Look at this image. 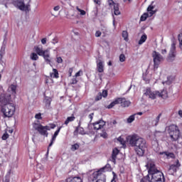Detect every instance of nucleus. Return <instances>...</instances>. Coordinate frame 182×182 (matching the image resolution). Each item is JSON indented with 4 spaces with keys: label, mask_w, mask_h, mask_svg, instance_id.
I'll return each mask as SVG.
<instances>
[{
    "label": "nucleus",
    "mask_w": 182,
    "mask_h": 182,
    "mask_svg": "<svg viewBox=\"0 0 182 182\" xmlns=\"http://www.w3.org/2000/svg\"><path fill=\"white\" fill-rule=\"evenodd\" d=\"M128 140L131 147H134L138 156H144L146 149H147V142L146 139H143L137 134H133L128 136Z\"/></svg>",
    "instance_id": "f257e3e1"
},
{
    "label": "nucleus",
    "mask_w": 182,
    "mask_h": 182,
    "mask_svg": "<svg viewBox=\"0 0 182 182\" xmlns=\"http://www.w3.org/2000/svg\"><path fill=\"white\" fill-rule=\"evenodd\" d=\"M146 167H147L148 168L149 174L151 176V180L150 181V182L159 181L163 180L161 179V176L162 178L163 177H164V176H163V173L160 172V171L156 168V165L154 164V163L149 162L146 165Z\"/></svg>",
    "instance_id": "f03ea898"
},
{
    "label": "nucleus",
    "mask_w": 182,
    "mask_h": 182,
    "mask_svg": "<svg viewBox=\"0 0 182 182\" xmlns=\"http://www.w3.org/2000/svg\"><path fill=\"white\" fill-rule=\"evenodd\" d=\"M144 96H147L149 99L154 100L157 97H161L162 99H167V90H163L160 91H151V88H146V92L144 93Z\"/></svg>",
    "instance_id": "7ed1b4c3"
},
{
    "label": "nucleus",
    "mask_w": 182,
    "mask_h": 182,
    "mask_svg": "<svg viewBox=\"0 0 182 182\" xmlns=\"http://www.w3.org/2000/svg\"><path fill=\"white\" fill-rule=\"evenodd\" d=\"M7 1L10 0H0V2L4 3L7 2ZM29 2H31V0L28 1L27 4H25L23 0H13L14 5L17 6L20 11H24L25 12H29L31 11V4H29Z\"/></svg>",
    "instance_id": "20e7f679"
},
{
    "label": "nucleus",
    "mask_w": 182,
    "mask_h": 182,
    "mask_svg": "<svg viewBox=\"0 0 182 182\" xmlns=\"http://www.w3.org/2000/svg\"><path fill=\"white\" fill-rule=\"evenodd\" d=\"M15 105L9 102V104H6L1 107V112L3 113L4 117H12L14 116V113H15Z\"/></svg>",
    "instance_id": "39448f33"
},
{
    "label": "nucleus",
    "mask_w": 182,
    "mask_h": 182,
    "mask_svg": "<svg viewBox=\"0 0 182 182\" xmlns=\"http://www.w3.org/2000/svg\"><path fill=\"white\" fill-rule=\"evenodd\" d=\"M168 134L173 141H177L180 137V130L177 125H171L168 128Z\"/></svg>",
    "instance_id": "423d86ee"
},
{
    "label": "nucleus",
    "mask_w": 182,
    "mask_h": 182,
    "mask_svg": "<svg viewBox=\"0 0 182 182\" xmlns=\"http://www.w3.org/2000/svg\"><path fill=\"white\" fill-rule=\"evenodd\" d=\"M152 58L154 62V70H157V69H159V66H160V63L164 60V58L157 51H153Z\"/></svg>",
    "instance_id": "0eeeda50"
},
{
    "label": "nucleus",
    "mask_w": 182,
    "mask_h": 182,
    "mask_svg": "<svg viewBox=\"0 0 182 182\" xmlns=\"http://www.w3.org/2000/svg\"><path fill=\"white\" fill-rule=\"evenodd\" d=\"M33 127L35 129V130H37L41 136H46V137H48V130H50V128L49 126H43L40 123H33Z\"/></svg>",
    "instance_id": "6e6552de"
},
{
    "label": "nucleus",
    "mask_w": 182,
    "mask_h": 182,
    "mask_svg": "<svg viewBox=\"0 0 182 182\" xmlns=\"http://www.w3.org/2000/svg\"><path fill=\"white\" fill-rule=\"evenodd\" d=\"M116 105H121L122 107H129V106H130V102L126 100V98L119 97L113 101L108 106V109H112V107H114Z\"/></svg>",
    "instance_id": "1a4fd4ad"
},
{
    "label": "nucleus",
    "mask_w": 182,
    "mask_h": 182,
    "mask_svg": "<svg viewBox=\"0 0 182 182\" xmlns=\"http://www.w3.org/2000/svg\"><path fill=\"white\" fill-rule=\"evenodd\" d=\"M176 45H177V41L172 38V44L171 46V49L168 55V62H173L176 59V55H177V51L176 50Z\"/></svg>",
    "instance_id": "9d476101"
},
{
    "label": "nucleus",
    "mask_w": 182,
    "mask_h": 182,
    "mask_svg": "<svg viewBox=\"0 0 182 182\" xmlns=\"http://www.w3.org/2000/svg\"><path fill=\"white\" fill-rule=\"evenodd\" d=\"M11 102V95L0 94V106L2 107Z\"/></svg>",
    "instance_id": "9b49d317"
},
{
    "label": "nucleus",
    "mask_w": 182,
    "mask_h": 182,
    "mask_svg": "<svg viewBox=\"0 0 182 182\" xmlns=\"http://www.w3.org/2000/svg\"><path fill=\"white\" fill-rule=\"evenodd\" d=\"M180 166H181V164H180V161H178V159H177L176 164H172L170 166L168 171V174H171V176H173V174H174V173H176L177 170H178V168L180 167Z\"/></svg>",
    "instance_id": "f8f14e48"
},
{
    "label": "nucleus",
    "mask_w": 182,
    "mask_h": 182,
    "mask_svg": "<svg viewBox=\"0 0 182 182\" xmlns=\"http://www.w3.org/2000/svg\"><path fill=\"white\" fill-rule=\"evenodd\" d=\"M106 124V122L103 120H100L99 122H95L93 124L94 130H100Z\"/></svg>",
    "instance_id": "ddd939ff"
},
{
    "label": "nucleus",
    "mask_w": 182,
    "mask_h": 182,
    "mask_svg": "<svg viewBox=\"0 0 182 182\" xmlns=\"http://www.w3.org/2000/svg\"><path fill=\"white\" fill-rule=\"evenodd\" d=\"M119 151L117 149V148H115L112 151V157H111V161L114 163V164H116V159L117 156V154H119Z\"/></svg>",
    "instance_id": "4468645a"
},
{
    "label": "nucleus",
    "mask_w": 182,
    "mask_h": 182,
    "mask_svg": "<svg viewBox=\"0 0 182 182\" xmlns=\"http://www.w3.org/2000/svg\"><path fill=\"white\" fill-rule=\"evenodd\" d=\"M42 56L44 58L46 62L50 65V54L49 53V50H46L44 54Z\"/></svg>",
    "instance_id": "2eb2a0df"
},
{
    "label": "nucleus",
    "mask_w": 182,
    "mask_h": 182,
    "mask_svg": "<svg viewBox=\"0 0 182 182\" xmlns=\"http://www.w3.org/2000/svg\"><path fill=\"white\" fill-rule=\"evenodd\" d=\"M65 182H83L82 178L76 176L74 178H68L65 180Z\"/></svg>",
    "instance_id": "dca6fc26"
},
{
    "label": "nucleus",
    "mask_w": 182,
    "mask_h": 182,
    "mask_svg": "<svg viewBox=\"0 0 182 182\" xmlns=\"http://www.w3.org/2000/svg\"><path fill=\"white\" fill-rule=\"evenodd\" d=\"M59 132H60V127L58 128V129L55 132L54 135L52 137L51 141L48 145V147H52V146L53 145V142L55 141V140H56V137L58 136V134H59Z\"/></svg>",
    "instance_id": "f3484780"
},
{
    "label": "nucleus",
    "mask_w": 182,
    "mask_h": 182,
    "mask_svg": "<svg viewBox=\"0 0 182 182\" xmlns=\"http://www.w3.org/2000/svg\"><path fill=\"white\" fill-rule=\"evenodd\" d=\"M97 70L100 73H103L105 72V67L103 65V62L100 61L99 63L97 64Z\"/></svg>",
    "instance_id": "a211bd4d"
},
{
    "label": "nucleus",
    "mask_w": 182,
    "mask_h": 182,
    "mask_svg": "<svg viewBox=\"0 0 182 182\" xmlns=\"http://www.w3.org/2000/svg\"><path fill=\"white\" fill-rule=\"evenodd\" d=\"M159 154H161V155L165 154V156H166L167 159H174V157H176V156L173 153H170L168 151L160 152Z\"/></svg>",
    "instance_id": "6ab92c4d"
},
{
    "label": "nucleus",
    "mask_w": 182,
    "mask_h": 182,
    "mask_svg": "<svg viewBox=\"0 0 182 182\" xmlns=\"http://www.w3.org/2000/svg\"><path fill=\"white\" fill-rule=\"evenodd\" d=\"M146 41H147V35H146V33H144L139 41V45H143V43H144V42H146Z\"/></svg>",
    "instance_id": "aec40b11"
},
{
    "label": "nucleus",
    "mask_w": 182,
    "mask_h": 182,
    "mask_svg": "<svg viewBox=\"0 0 182 182\" xmlns=\"http://www.w3.org/2000/svg\"><path fill=\"white\" fill-rule=\"evenodd\" d=\"M109 167H110V165L108 164L101 168L100 171H98L97 177H99V174H100V173H103L105 171H109Z\"/></svg>",
    "instance_id": "412c9836"
},
{
    "label": "nucleus",
    "mask_w": 182,
    "mask_h": 182,
    "mask_svg": "<svg viewBox=\"0 0 182 182\" xmlns=\"http://www.w3.org/2000/svg\"><path fill=\"white\" fill-rule=\"evenodd\" d=\"M50 75L51 77H55L56 79L59 77V73L58 72V70L55 68L53 69V73H51Z\"/></svg>",
    "instance_id": "4be33fe9"
},
{
    "label": "nucleus",
    "mask_w": 182,
    "mask_h": 182,
    "mask_svg": "<svg viewBox=\"0 0 182 182\" xmlns=\"http://www.w3.org/2000/svg\"><path fill=\"white\" fill-rule=\"evenodd\" d=\"M35 49H36V53L38 54L39 56H42L45 53V50H43L42 48H39L38 46L35 47Z\"/></svg>",
    "instance_id": "5701e85b"
},
{
    "label": "nucleus",
    "mask_w": 182,
    "mask_h": 182,
    "mask_svg": "<svg viewBox=\"0 0 182 182\" xmlns=\"http://www.w3.org/2000/svg\"><path fill=\"white\" fill-rule=\"evenodd\" d=\"M160 117H161V114H159L156 118L152 121V124L154 126H157L159 124V122H160Z\"/></svg>",
    "instance_id": "b1692460"
},
{
    "label": "nucleus",
    "mask_w": 182,
    "mask_h": 182,
    "mask_svg": "<svg viewBox=\"0 0 182 182\" xmlns=\"http://www.w3.org/2000/svg\"><path fill=\"white\" fill-rule=\"evenodd\" d=\"M92 182H106V176L102 174L101 175V178H98L97 180L93 179Z\"/></svg>",
    "instance_id": "393cba45"
},
{
    "label": "nucleus",
    "mask_w": 182,
    "mask_h": 182,
    "mask_svg": "<svg viewBox=\"0 0 182 182\" xmlns=\"http://www.w3.org/2000/svg\"><path fill=\"white\" fill-rule=\"evenodd\" d=\"M114 15H120V11H119V4L114 5Z\"/></svg>",
    "instance_id": "a878e982"
},
{
    "label": "nucleus",
    "mask_w": 182,
    "mask_h": 182,
    "mask_svg": "<svg viewBox=\"0 0 182 182\" xmlns=\"http://www.w3.org/2000/svg\"><path fill=\"white\" fill-rule=\"evenodd\" d=\"M44 102H45L46 106L47 107H49V106H50V103L52 102V98H50V97H46L45 100H44Z\"/></svg>",
    "instance_id": "bb28decb"
},
{
    "label": "nucleus",
    "mask_w": 182,
    "mask_h": 182,
    "mask_svg": "<svg viewBox=\"0 0 182 182\" xmlns=\"http://www.w3.org/2000/svg\"><path fill=\"white\" fill-rule=\"evenodd\" d=\"M73 120H75V117H68L67 118V119L65 121L64 124H66V126H68V124H69V123H70V122H73Z\"/></svg>",
    "instance_id": "cd10ccee"
},
{
    "label": "nucleus",
    "mask_w": 182,
    "mask_h": 182,
    "mask_svg": "<svg viewBox=\"0 0 182 182\" xmlns=\"http://www.w3.org/2000/svg\"><path fill=\"white\" fill-rule=\"evenodd\" d=\"M79 147H80V145L79 144H75L71 146L70 150L72 151H76V150H79Z\"/></svg>",
    "instance_id": "c85d7f7f"
},
{
    "label": "nucleus",
    "mask_w": 182,
    "mask_h": 182,
    "mask_svg": "<svg viewBox=\"0 0 182 182\" xmlns=\"http://www.w3.org/2000/svg\"><path fill=\"white\" fill-rule=\"evenodd\" d=\"M38 54L35 53L31 54V59H32V60H38Z\"/></svg>",
    "instance_id": "c756f323"
},
{
    "label": "nucleus",
    "mask_w": 182,
    "mask_h": 182,
    "mask_svg": "<svg viewBox=\"0 0 182 182\" xmlns=\"http://www.w3.org/2000/svg\"><path fill=\"white\" fill-rule=\"evenodd\" d=\"M178 40L179 42V48L182 50V34L178 36Z\"/></svg>",
    "instance_id": "7c9ffc66"
},
{
    "label": "nucleus",
    "mask_w": 182,
    "mask_h": 182,
    "mask_svg": "<svg viewBox=\"0 0 182 182\" xmlns=\"http://www.w3.org/2000/svg\"><path fill=\"white\" fill-rule=\"evenodd\" d=\"M134 116H136V114L129 116L127 119V123H133L134 122Z\"/></svg>",
    "instance_id": "2f4dec72"
},
{
    "label": "nucleus",
    "mask_w": 182,
    "mask_h": 182,
    "mask_svg": "<svg viewBox=\"0 0 182 182\" xmlns=\"http://www.w3.org/2000/svg\"><path fill=\"white\" fill-rule=\"evenodd\" d=\"M147 18H149V14L145 13L144 14L141 18H140V21H141L142 22L146 21V19H147Z\"/></svg>",
    "instance_id": "473e14b6"
},
{
    "label": "nucleus",
    "mask_w": 182,
    "mask_h": 182,
    "mask_svg": "<svg viewBox=\"0 0 182 182\" xmlns=\"http://www.w3.org/2000/svg\"><path fill=\"white\" fill-rule=\"evenodd\" d=\"M9 89L11 92H13V93H16V85H11Z\"/></svg>",
    "instance_id": "72a5a7b5"
},
{
    "label": "nucleus",
    "mask_w": 182,
    "mask_h": 182,
    "mask_svg": "<svg viewBox=\"0 0 182 182\" xmlns=\"http://www.w3.org/2000/svg\"><path fill=\"white\" fill-rule=\"evenodd\" d=\"M140 182H150V176L147 175L146 176H144Z\"/></svg>",
    "instance_id": "f704fd0d"
},
{
    "label": "nucleus",
    "mask_w": 182,
    "mask_h": 182,
    "mask_svg": "<svg viewBox=\"0 0 182 182\" xmlns=\"http://www.w3.org/2000/svg\"><path fill=\"white\" fill-rule=\"evenodd\" d=\"M102 92H99L97 95L95 97V102H99V100H102Z\"/></svg>",
    "instance_id": "c9c22d12"
},
{
    "label": "nucleus",
    "mask_w": 182,
    "mask_h": 182,
    "mask_svg": "<svg viewBox=\"0 0 182 182\" xmlns=\"http://www.w3.org/2000/svg\"><path fill=\"white\" fill-rule=\"evenodd\" d=\"M117 140L121 144H122V146H124V144H126L124 139L122 138V136L118 137Z\"/></svg>",
    "instance_id": "e433bc0d"
},
{
    "label": "nucleus",
    "mask_w": 182,
    "mask_h": 182,
    "mask_svg": "<svg viewBox=\"0 0 182 182\" xmlns=\"http://www.w3.org/2000/svg\"><path fill=\"white\" fill-rule=\"evenodd\" d=\"M128 36H129V34H128L127 31H122V38H124V39L125 41H126V39H127Z\"/></svg>",
    "instance_id": "4c0bfd02"
},
{
    "label": "nucleus",
    "mask_w": 182,
    "mask_h": 182,
    "mask_svg": "<svg viewBox=\"0 0 182 182\" xmlns=\"http://www.w3.org/2000/svg\"><path fill=\"white\" fill-rule=\"evenodd\" d=\"M153 4H154V1H152L151 4L147 8L148 12H150V11H153V9H154V6H153Z\"/></svg>",
    "instance_id": "58836bf2"
},
{
    "label": "nucleus",
    "mask_w": 182,
    "mask_h": 182,
    "mask_svg": "<svg viewBox=\"0 0 182 182\" xmlns=\"http://www.w3.org/2000/svg\"><path fill=\"white\" fill-rule=\"evenodd\" d=\"M124 60H126V55H124V54H121L119 55V61L124 62Z\"/></svg>",
    "instance_id": "ea45409f"
},
{
    "label": "nucleus",
    "mask_w": 182,
    "mask_h": 182,
    "mask_svg": "<svg viewBox=\"0 0 182 182\" xmlns=\"http://www.w3.org/2000/svg\"><path fill=\"white\" fill-rule=\"evenodd\" d=\"M35 119H37V120H42V114L38 113L35 115Z\"/></svg>",
    "instance_id": "a19ab883"
},
{
    "label": "nucleus",
    "mask_w": 182,
    "mask_h": 182,
    "mask_svg": "<svg viewBox=\"0 0 182 182\" xmlns=\"http://www.w3.org/2000/svg\"><path fill=\"white\" fill-rule=\"evenodd\" d=\"M162 134H163V132H161L160 131H156L154 133L155 137H159V136H161Z\"/></svg>",
    "instance_id": "79ce46f5"
},
{
    "label": "nucleus",
    "mask_w": 182,
    "mask_h": 182,
    "mask_svg": "<svg viewBox=\"0 0 182 182\" xmlns=\"http://www.w3.org/2000/svg\"><path fill=\"white\" fill-rule=\"evenodd\" d=\"M9 137V134L8 133H5L2 136L1 139L2 140H6Z\"/></svg>",
    "instance_id": "37998d69"
},
{
    "label": "nucleus",
    "mask_w": 182,
    "mask_h": 182,
    "mask_svg": "<svg viewBox=\"0 0 182 182\" xmlns=\"http://www.w3.org/2000/svg\"><path fill=\"white\" fill-rule=\"evenodd\" d=\"M100 136L103 137V139H106L107 137V133H106V132H102L100 134Z\"/></svg>",
    "instance_id": "c03bdc74"
},
{
    "label": "nucleus",
    "mask_w": 182,
    "mask_h": 182,
    "mask_svg": "<svg viewBox=\"0 0 182 182\" xmlns=\"http://www.w3.org/2000/svg\"><path fill=\"white\" fill-rule=\"evenodd\" d=\"M76 83H77V80L76 77H74L71 80V85H76Z\"/></svg>",
    "instance_id": "a18cd8bd"
},
{
    "label": "nucleus",
    "mask_w": 182,
    "mask_h": 182,
    "mask_svg": "<svg viewBox=\"0 0 182 182\" xmlns=\"http://www.w3.org/2000/svg\"><path fill=\"white\" fill-rule=\"evenodd\" d=\"M96 38H100L102 36V32L100 31H97L95 33Z\"/></svg>",
    "instance_id": "49530a36"
},
{
    "label": "nucleus",
    "mask_w": 182,
    "mask_h": 182,
    "mask_svg": "<svg viewBox=\"0 0 182 182\" xmlns=\"http://www.w3.org/2000/svg\"><path fill=\"white\" fill-rule=\"evenodd\" d=\"M108 5L109 6H112V5H117V4H114V1H113V0H108Z\"/></svg>",
    "instance_id": "de8ad7c7"
},
{
    "label": "nucleus",
    "mask_w": 182,
    "mask_h": 182,
    "mask_svg": "<svg viewBox=\"0 0 182 182\" xmlns=\"http://www.w3.org/2000/svg\"><path fill=\"white\" fill-rule=\"evenodd\" d=\"M102 97H107V90H103L102 93Z\"/></svg>",
    "instance_id": "09e8293b"
},
{
    "label": "nucleus",
    "mask_w": 182,
    "mask_h": 182,
    "mask_svg": "<svg viewBox=\"0 0 182 182\" xmlns=\"http://www.w3.org/2000/svg\"><path fill=\"white\" fill-rule=\"evenodd\" d=\"M57 63H63V60L62 59L61 57H57Z\"/></svg>",
    "instance_id": "8fccbe9b"
},
{
    "label": "nucleus",
    "mask_w": 182,
    "mask_h": 182,
    "mask_svg": "<svg viewBox=\"0 0 182 182\" xmlns=\"http://www.w3.org/2000/svg\"><path fill=\"white\" fill-rule=\"evenodd\" d=\"M148 12H149V13H148L149 16H153L154 14H156V11H153V10L149 11H148Z\"/></svg>",
    "instance_id": "3c124183"
},
{
    "label": "nucleus",
    "mask_w": 182,
    "mask_h": 182,
    "mask_svg": "<svg viewBox=\"0 0 182 182\" xmlns=\"http://www.w3.org/2000/svg\"><path fill=\"white\" fill-rule=\"evenodd\" d=\"M77 133H79V127H77L74 131V136H77Z\"/></svg>",
    "instance_id": "603ef678"
},
{
    "label": "nucleus",
    "mask_w": 182,
    "mask_h": 182,
    "mask_svg": "<svg viewBox=\"0 0 182 182\" xmlns=\"http://www.w3.org/2000/svg\"><path fill=\"white\" fill-rule=\"evenodd\" d=\"M78 12H80V15H86V11H85V10L78 9Z\"/></svg>",
    "instance_id": "864d4df0"
},
{
    "label": "nucleus",
    "mask_w": 182,
    "mask_h": 182,
    "mask_svg": "<svg viewBox=\"0 0 182 182\" xmlns=\"http://www.w3.org/2000/svg\"><path fill=\"white\" fill-rule=\"evenodd\" d=\"M46 41H47L46 38H43V39L41 40V43H42L43 45H46Z\"/></svg>",
    "instance_id": "5fc2aeb1"
},
{
    "label": "nucleus",
    "mask_w": 182,
    "mask_h": 182,
    "mask_svg": "<svg viewBox=\"0 0 182 182\" xmlns=\"http://www.w3.org/2000/svg\"><path fill=\"white\" fill-rule=\"evenodd\" d=\"M80 73H82V70L78 71V72L75 74V77H78V76H80Z\"/></svg>",
    "instance_id": "6e6d98bb"
},
{
    "label": "nucleus",
    "mask_w": 182,
    "mask_h": 182,
    "mask_svg": "<svg viewBox=\"0 0 182 182\" xmlns=\"http://www.w3.org/2000/svg\"><path fill=\"white\" fill-rule=\"evenodd\" d=\"M59 9H60V7L59 6H56L53 8L54 11H59Z\"/></svg>",
    "instance_id": "4d7b16f0"
},
{
    "label": "nucleus",
    "mask_w": 182,
    "mask_h": 182,
    "mask_svg": "<svg viewBox=\"0 0 182 182\" xmlns=\"http://www.w3.org/2000/svg\"><path fill=\"white\" fill-rule=\"evenodd\" d=\"M68 72H69V76L70 77L72 76V72H73V68H70Z\"/></svg>",
    "instance_id": "13d9d810"
},
{
    "label": "nucleus",
    "mask_w": 182,
    "mask_h": 182,
    "mask_svg": "<svg viewBox=\"0 0 182 182\" xmlns=\"http://www.w3.org/2000/svg\"><path fill=\"white\" fill-rule=\"evenodd\" d=\"M161 53L162 55H166V53H167V50L166 49L161 50Z\"/></svg>",
    "instance_id": "bf43d9fd"
},
{
    "label": "nucleus",
    "mask_w": 182,
    "mask_h": 182,
    "mask_svg": "<svg viewBox=\"0 0 182 182\" xmlns=\"http://www.w3.org/2000/svg\"><path fill=\"white\" fill-rule=\"evenodd\" d=\"M94 114H95L94 113H91V114H89V117H90V120L93 119Z\"/></svg>",
    "instance_id": "052dcab7"
},
{
    "label": "nucleus",
    "mask_w": 182,
    "mask_h": 182,
    "mask_svg": "<svg viewBox=\"0 0 182 182\" xmlns=\"http://www.w3.org/2000/svg\"><path fill=\"white\" fill-rule=\"evenodd\" d=\"M9 1H6V2H4V3H2V2H0V4H4V5H5V7L6 8H8V2H9Z\"/></svg>",
    "instance_id": "680f3d73"
},
{
    "label": "nucleus",
    "mask_w": 182,
    "mask_h": 182,
    "mask_svg": "<svg viewBox=\"0 0 182 182\" xmlns=\"http://www.w3.org/2000/svg\"><path fill=\"white\" fill-rule=\"evenodd\" d=\"M94 2L97 5H100V0H94Z\"/></svg>",
    "instance_id": "e2e57ef3"
},
{
    "label": "nucleus",
    "mask_w": 182,
    "mask_h": 182,
    "mask_svg": "<svg viewBox=\"0 0 182 182\" xmlns=\"http://www.w3.org/2000/svg\"><path fill=\"white\" fill-rule=\"evenodd\" d=\"M80 134H84L83 128H80Z\"/></svg>",
    "instance_id": "0e129e2a"
},
{
    "label": "nucleus",
    "mask_w": 182,
    "mask_h": 182,
    "mask_svg": "<svg viewBox=\"0 0 182 182\" xmlns=\"http://www.w3.org/2000/svg\"><path fill=\"white\" fill-rule=\"evenodd\" d=\"M151 182H164V176H163V180L162 181H151Z\"/></svg>",
    "instance_id": "69168bd1"
},
{
    "label": "nucleus",
    "mask_w": 182,
    "mask_h": 182,
    "mask_svg": "<svg viewBox=\"0 0 182 182\" xmlns=\"http://www.w3.org/2000/svg\"><path fill=\"white\" fill-rule=\"evenodd\" d=\"M178 114L181 117H182V110L178 111Z\"/></svg>",
    "instance_id": "338daca9"
},
{
    "label": "nucleus",
    "mask_w": 182,
    "mask_h": 182,
    "mask_svg": "<svg viewBox=\"0 0 182 182\" xmlns=\"http://www.w3.org/2000/svg\"><path fill=\"white\" fill-rule=\"evenodd\" d=\"M112 124H117V122L116 120H113V121H112Z\"/></svg>",
    "instance_id": "774afa93"
}]
</instances>
